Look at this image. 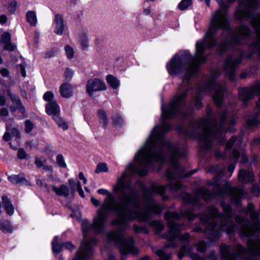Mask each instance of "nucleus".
Returning <instances> with one entry per match:
<instances>
[{
	"mask_svg": "<svg viewBox=\"0 0 260 260\" xmlns=\"http://www.w3.org/2000/svg\"><path fill=\"white\" fill-rule=\"evenodd\" d=\"M113 192L117 194L116 199L108 190L101 188L98 192L102 195H107L108 198L104 200V203L98 210L97 215L94 218L92 224L88 220L82 222V229L84 240L82 242L89 243L91 246L96 243V240L92 238L86 240L89 233L101 234L105 229V222L108 217L107 211H112L115 215V219L112 223L118 225H125L130 219V164H128L125 171L118 178L117 183L113 186Z\"/></svg>",
	"mask_w": 260,
	"mask_h": 260,
	"instance_id": "nucleus-1",
	"label": "nucleus"
},
{
	"mask_svg": "<svg viewBox=\"0 0 260 260\" xmlns=\"http://www.w3.org/2000/svg\"><path fill=\"white\" fill-rule=\"evenodd\" d=\"M216 1L220 8L213 14L209 30L203 39L196 43L195 56H191L188 51H184L181 56L175 55L167 64L169 74L174 75L184 71L185 78L188 79L198 71L199 64L205 61L203 54L206 48H210L216 44L214 36L216 31L221 28L231 31L227 17L228 6L221 0Z\"/></svg>",
	"mask_w": 260,
	"mask_h": 260,
	"instance_id": "nucleus-2",
	"label": "nucleus"
},
{
	"mask_svg": "<svg viewBox=\"0 0 260 260\" xmlns=\"http://www.w3.org/2000/svg\"><path fill=\"white\" fill-rule=\"evenodd\" d=\"M169 129V124L165 122L161 126H155L145 145L137 152L135 159L140 166L146 167L152 161L162 162L166 156H168L173 168L167 171L166 176L172 180L176 177H183L182 175H176L175 172L178 169V159L184 156L187 151L178 144H172L165 140L164 134Z\"/></svg>",
	"mask_w": 260,
	"mask_h": 260,
	"instance_id": "nucleus-3",
	"label": "nucleus"
},
{
	"mask_svg": "<svg viewBox=\"0 0 260 260\" xmlns=\"http://www.w3.org/2000/svg\"><path fill=\"white\" fill-rule=\"evenodd\" d=\"M258 8H260V2L257 0L240 1L235 12V17L238 20L250 19V23L254 28L256 36V41L252 44L251 49L260 55V14L255 13V10Z\"/></svg>",
	"mask_w": 260,
	"mask_h": 260,
	"instance_id": "nucleus-4",
	"label": "nucleus"
},
{
	"mask_svg": "<svg viewBox=\"0 0 260 260\" xmlns=\"http://www.w3.org/2000/svg\"><path fill=\"white\" fill-rule=\"evenodd\" d=\"M223 210L225 215H219L218 211L214 207H210L208 209L209 215L211 218L218 217L221 221V224L219 227L215 223L214 221H211L209 225L206 229V232L209 233L210 239L211 241H214L218 239L220 235V231H225L228 235L232 233L234 230V226L231 224H228L229 218L232 217L231 208L224 204H222Z\"/></svg>",
	"mask_w": 260,
	"mask_h": 260,
	"instance_id": "nucleus-5",
	"label": "nucleus"
},
{
	"mask_svg": "<svg viewBox=\"0 0 260 260\" xmlns=\"http://www.w3.org/2000/svg\"><path fill=\"white\" fill-rule=\"evenodd\" d=\"M248 249H245L241 245L231 246L222 244L220 247L222 256L224 260H235L238 256L243 255L246 253L252 255H260V239L247 242Z\"/></svg>",
	"mask_w": 260,
	"mask_h": 260,
	"instance_id": "nucleus-6",
	"label": "nucleus"
},
{
	"mask_svg": "<svg viewBox=\"0 0 260 260\" xmlns=\"http://www.w3.org/2000/svg\"><path fill=\"white\" fill-rule=\"evenodd\" d=\"M161 209V207L151 199L145 203L144 208H141L139 204H137L133 209L131 208V219L137 218L140 221H146L151 217L152 214H159Z\"/></svg>",
	"mask_w": 260,
	"mask_h": 260,
	"instance_id": "nucleus-7",
	"label": "nucleus"
},
{
	"mask_svg": "<svg viewBox=\"0 0 260 260\" xmlns=\"http://www.w3.org/2000/svg\"><path fill=\"white\" fill-rule=\"evenodd\" d=\"M199 128L202 131V134L198 137L202 147L204 149H208L210 147L211 139L218 138V132L207 118L201 120Z\"/></svg>",
	"mask_w": 260,
	"mask_h": 260,
	"instance_id": "nucleus-8",
	"label": "nucleus"
},
{
	"mask_svg": "<svg viewBox=\"0 0 260 260\" xmlns=\"http://www.w3.org/2000/svg\"><path fill=\"white\" fill-rule=\"evenodd\" d=\"M253 205L249 204L247 213H249L251 221L248 224L242 225L241 233L243 236H249L260 230V222L258 219V213L253 211Z\"/></svg>",
	"mask_w": 260,
	"mask_h": 260,
	"instance_id": "nucleus-9",
	"label": "nucleus"
},
{
	"mask_svg": "<svg viewBox=\"0 0 260 260\" xmlns=\"http://www.w3.org/2000/svg\"><path fill=\"white\" fill-rule=\"evenodd\" d=\"M239 98L243 102L244 105L249 100L252 99L254 96H258V100L256 103L255 109L256 114H260V83H256L250 88H243L239 90Z\"/></svg>",
	"mask_w": 260,
	"mask_h": 260,
	"instance_id": "nucleus-10",
	"label": "nucleus"
},
{
	"mask_svg": "<svg viewBox=\"0 0 260 260\" xmlns=\"http://www.w3.org/2000/svg\"><path fill=\"white\" fill-rule=\"evenodd\" d=\"M213 184L215 186V189L216 190L214 192V194L222 196L224 193H229L231 194L233 202L237 205L240 204V199L245 197V191L242 188H231L227 183H224L223 187L221 189L219 186L215 184L214 182Z\"/></svg>",
	"mask_w": 260,
	"mask_h": 260,
	"instance_id": "nucleus-11",
	"label": "nucleus"
},
{
	"mask_svg": "<svg viewBox=\"0 0 260 260\" xmlns=\"http://www.w3.org/2000/svg\"><path fill=\"white\" fill-rule=\"evenodd\" d=\"M109 242H114L118 246L121 254H127L130 251V240L125 238L121 231L110 232L108 235Z\"/></svg>",
	"mask_w": 260,
	"mask_h": 260,
	"instance_id": "nucleus-12",
	"label": "nucleus"
},
{
	"mask_svg": "<svg viewBox=\"0 0 260 260\" xmlns=\"http://www.w3.org/2000/svg\"><path fill=\"white\" fill-rule=\"evenodd\" d=\"M165 218L167 220L168 226L170 228V231L166 238L169 241H172L179 236L181 230V226L175 222V220L180 218V215L176 212H168L165 214Z\"/></svg>",
	"mask_w": 260,
	"mask_h": 260,
	"instance_id": "nucleus-13",
	"label": "nucleus"
},
{
	"mask_svg": "<svg viewBox=\"0 0 260 260\" xmlns=\"http://www.w3.org/2000/svg\"><path fill=\"white\" fill-rule=\"evenodd\" d=\"M186 94V92H184L176 97L169 105L167 109H165L164 106H162V117L165 118H168L174 115L180 106L183 104Z\"/></svg>",
	"mask_w": 260,
	"mask_h": 260,
	"instance_id": "nucleus-14",
	"label": "nucleus"
},
{
	"mask_svg": "<svg viewBox=\"0 0 260 260\" xmlns=\"http://www.w3.org/2000/svg\"><path fill=\"white\" fill-rule=\"evenodd\" d=\"M210 88H212L214 91L213 99L217 106H219L222 102L224 92L226 88L224 84H221L214 81L209 85Z\"/></svg>",
	"mask_w": 260,
	"mask_h": 260,
	"instance_id": "nucleus-15",
	"label": "nucleus"
},
{
	"mask_svg": "<svg viewBox=\"0 0 260 260\" xmlns=\"http://www.w3.org/2000/svg\"><path fill=\"white\" fill-rule=\"evenodd\" d=\"M106 85L104 81L98 78L88 80L86 84V92L92 97L94 92L105 90Z\"/></svg>",
	"mask_w": 260,
	"mask_h": 260,
	"instance_id": "nucleus-16",
	"label": "nucleus"
},
{
	"mask_svg": "<svg viewBox=\"0 0 260 260\" xmlns=\"http://www.w3.org/2000/svg\"><path fill=\"white\" fill-rule=\"evenodd\" d=\"M92 254V249L90 248L89 243L81 242L79 250L76 252L75 257L73 260H87Z\"/></svg>",
	"mask_w": 260,
	"mask_h": 260,
	"instance_id": "nucleus-17",
	"label": "nucleus"
},
{
	"mask_svg": "<svg viewBox=\"0 0 260 260\" xmlns=\"http://www.w3.org/2000/svg\"><path fill=\"white\" fill-rule=\"evenodd\" d=\"M240 62V58L234 59L233 57H229L225 61L224 70L229 74V78L231 80H234V70Z\"/></svg>",
	"mask_w": 260,
	"mask_h": 260,
	"instance_id": "nucleus-18",
	"label": "nucleus"
},
{
	"mask_svg": "<svg viewBox=\"0 0 260 260\" xmlns=\"http://www.w3.org/2000/svg\"><path fill=\"white\" fill-rule=\"evenodd\" d=\"M54 32L58 36L63 34L66 24L63 19V16L59 14H56L54 16Z\"/></svg>",
	"mask_w": 260,
	"mask_h": 260,
	"instance_id": "nucleus-19",
	"label": "nucleus"
},
{
	"mask_svg": "<svg viewBox=\"0 0 260 260\" xmlns=\"http://www.w3.org/2000/svg\"><path fill=\"white\" fill-rule=\"evenodd\" d=\"M6 132L5 133L3 139L6 142L11 140L12 137L15 138V141H18L21 138V134L19 129L16 127H12L10 125H6Z\"/></svg>",
	"mask_w": 260,
	"mask_h": 260,
	"instance_id": "nucleus-20",
	"label": "nucleus"
},
{
	"mask_svg": "<svg viewBox=\"0 0 260 260\" xmlns=\"http://www.w3.org/2000/svg\"><path fill=\"white\" fill-rule=\"evenodd\" d=\"M212 195L205 188H202L198 190L196 194V198L192 199L189 194H187V200L189 203L194 204L197 198H202L205 200H209L211 198Z\"/></svg>",
	"mask_w": 260,
	"mask_h": 260,
	"instance_id": "nucleus-21",
	"label": "nucleus"
},
{
	"mask_svg": "<svg viewBox=\"0 0 260 260\" xmlns=\"http://www.w3.org/2000/svg\"><path fill=\"white\" fill-rule=\"evenodd\" d=\"M239 180L244 183H248L253 181V174L251 169L246 171L241 170L238 175Z\"/></svg>",
	"mask_w": 260,
	"mask_h": 260,
	"instance_id": "nucleus-22",
	"label": "nucleus"
},
{
	"mask_svg": "<svg viewBox=\"0 0 260 260\" xmlns=\"http://www.w3.org/2000/svg\"><path fill=\"white\" fill-rule=\"evenodd\" d=\"M8 179L13 184H21L25 185H31L30 183L25 178L23 173L9 176Z\"/></svg>",
	"mask_w": 260,
	"mask_h": 260,
	"instance_id": "nucleus-23",
	"label": "nucleus"
},
{
	"mask_svg": "<svg viewBox=\"0 0 260 260\" xmlns=\"http://www.w3.org/2000/svg\"><path fill=\"white\" fill-rule=\"evenodd\" d=\"M46 112L53 118L60 114V108L55 101H52L46 104Z\"/></svg>",
	"mask_w": 260,
	"mask_h": 260,
	"instance_id": "nucleus-24",
	"label": "nucleus"
},
{
	"mask_svg": "<svg viewBox=\"0 0 260 260\" xmlns=\"http://www.w3.org/2000/svg\"><path fill=\"white\" fill-rule=\"evenodd\" d=\"M59 92L63 98H69L73 95V87L70 83H63L59 87Z\"/></svg>",
	"mask_w": 260,
	"mask_h": 260,
	"instance_id": "nucleus-25",
	"label": "nucleus"
},
{
	"mask_svg": "<svg viewBox=\"0 0 260 260\" xmlns=\"http://www.w3.org/2000/svg\"><path fill=\"white\" fill-rule=\"evenodd\" d=\"M5 210L7 214L10 216L13 215L14 207L11 200L6 196H3L2 198Z\"/></svg>",
	"mask_w": 260,
	"mask_h": 260,
	"instance_id": "nucleus-26",
	"label": "nucleus"
},
{
	"mask_svg": "<svg viewBox=\"0 0 260 260\" xmlns=\"http://www.w3.org/2000/svg\"><path fill=\"white\" fill-rule=\"evenodd\" d=\"M52 189L54 192L59 196L67 198L69 195V187L64 184L61 185L59 187L52 186Z\"/></svg>",
	"mask_w": 260,
	"mask_h": 260,
	"instance_id": "nucleus-27",
	"label": "nucleus"
},
{
	"mask_svg": "<svg viewBox=\"0 0 260 260\" xmlns=\"http://www.w3.org/2000/svg\"><path fill=\"white\" fill-rule=\"evenodd\" d=\"M8 94L13 103L17 106V109H18L21 113H24L25 109L20 101L19 97L10 92H9Z\"/></svg>",
	"mask_w": 260,
	"mask_h": 260,
	"instance_id": "nucleus-28",
	"label": "nucleus"
},
{
	"mask_svg": "<svg viewBox=\"0 0 260 260\" xmlns=\"http://www.w3.org/2000/svg\"><path fill=\"white\" fill-rule=\"evenodd\" d=\"M26 18L27 21L31 26H36L37 23V18L35 11H28L26 14Z\"/></svg>",
	"mask_w": 260,
	"mask_h": 260,
	"instance_id": "nucleus-29",
	"label": "nucleus"
},
{
	"mask_svg": "<svg viewBox=\"0 0 260 260\" xmlns=\"http://www.w3.org/2000/svg\"><path fill=\"white\" fill-rule=\"evenodd\" d=\"M0 230L4 233H12V227L10 221L4 219L0 220Z\"/></svg>",
	"mask_w": 260,
	"mask_h": 260,
	"instance_id": "nucleus-30",
	"label": "nucleus"
},
{
	"mask_svg": "<svg viewBox=\"0 0 260 260\" xmlns=\"http://www.w3.org/2000/svg\"><path fill=\"white\" fill-rule=\"evenodd\" d=\"M97 114L100 119V123L103 124V127L104 128H106L108 126V121L106 112L102 109H100L98 111Z\"/></svg>",
	"mask_w": 260,
	"mask_h": 260,
	"instance_id": "nucleus-31",
	"label": "nucleus"
},
{
	"mask_svg": "<svg viewBox=\"0 0 260 260\" xmlns=\"http://www.w3.org/2000/svg\"><path fill=\"white\" fill-rule=\"evenodd\" d=\"M106 80L109 85L114 89L118 88L119 82L118 79L111 75H108L106 77Z\"/></svg>",
	"mask_w": 260,
	"mask_h": 260,
	"instance_id": "nucleus-32",
	"label": "nucleus"
},
{
	"mask_svg": "<svg viewBox=\"0 0 260 260\" xmlns=\"http://www.w3.org/2000/svg\"><path fill=\"white\" fill-rule=\"evenodd\" d=\"M56 123L59 127L63 130H66L68 128V124L67 122L60 117V114L53 118Z\"/></svg>",
	"mask_w": 260,
	"mask_h": 260,
	"instance_id": "nucleus-33",
	"label": "nucleus"
},
{
	"mask_svg": "<svg viewBox=\"0 0 260 260\" xmlns=\"http://www.w3.org/2000/svg\"><path fill=\"white\" fill-rule=\"evenodd\" d=\"M68 183L71 190V193L73 195H74L76 190L81 186L79 181H75L72 179H69Z\"/></svg>",
	"mask_w": 260,
	"mask_h": 260,
	"instance_id": "nucleus-34",
	"label": "nucleus"
},
{
	"mask_svg": "<svg viewBox=\"0 0 260 260\" xmlns=\"http://www.w3.org/2000/svg\"><path fill=\"white\" fill-rule=\"evenodd\" d=\"M59 238L58 237L56 236L54 237L53 241L52 242V247L53 252L55 253H59L62 248V245L58 243Z\"/></svg>",
	"mask_w": 260,
	"mask_h": 260,
	"instance_id": "nucleus-35",
	"label": "nucleus"
},
{
	"mask_svg": "<svg viewBox=\"0 0 260 260\" xmlns=\"http://www.w3.org/2000/svg\"><path fill=\"white\" fill-rule=\"evenodd\" d=\"M249 33V28L245 26L242 25L239 27L238 30L237 35L240 38H244L248 37Z\"/></svg>",
	"mask_w": 260,
	"mask_h": 260,
	"instance_id": "nucleus-36",
	"label": "nucleus"
},
{
	"mask_svg": "<svg viewBox=\"0 0 260 260\" xmlns=\"http://www.w3.org/2000/svg\"><path fill=\"white\" fill-rule=\"evenodd\" d=\"M192 4V0H182L178 5V8L181 11L187 10Z\"/></svg>",
	"mask_w": 260,
	"mask_h": 260,
	"instance_id": "nucleus-37",
	"label": "nucleus"
},
{
	"mask_svg": "<svg viewBox=\"0 0 260 260\" xmlns=\"http://www.w3.org/2000/svg\"><path fill=\"white\" fill-rule=\"evenodd\" d=\"M155 253L159 256V260H170L171 259V254L166 253L163 249L156 250Z\"/></svg>",
	"mask_w": 260,
	"mask_h": 260,
	"instance_id": "nucleus-38",
	"label": "nucleus"
},
{
	"mask_svg": "<svg viewBox=\"0 0 260 260\" xmlns=\"http://www.w3.org/2000/svg\"><path fill=\"white\" fill-rule=\"evenodd\" d=\"M80 44L84 49L87 48L88 46V37L84 32H82L80 35Z\"/></svg>",
	"mask_w": 260,
	"mask_h": 260,
	"instance_id": "nucleus-39",
	"label": "nucleus"
},
{
	"mask_svg": "<svg viewBox=\"0 0 260 260\" xmlns=\"http://www.w3.org/2000/svg\"><path fill=\"white\" fill-rule=\"evenodd\" d=\"M108 171V168L107 164L104 162H100L98 164L95 173L96 174L101 172H107Z\"/></svg>",
	"mask_w": 260,
	"mask_h": 260,
	"instance_id": "nucleus-40",
	"label": "nucleus"
},
{
	"mask_svg": "<svg viewBox=\"0 0 260 260\" xmlns=\"http://www.w3.org/2000/svg\"><path fill=\"white\" fill-rule=\"evenodd\" d=\"M165 187L162 185L153 184L151 186V190L152 192H157L161 195H162L165 192Z\"/></svg>",
	"mask_w": 260,
	"mask_h": 260,
	"instance_id": "nucleus-41",
	"label": "nucleus"
},
{
	"mask_svg": "<svg viewBox=\"0 0 260 260\" xmlns=\"http://www.w3.org/2000/svg\"><path fill=\"white\" fill-rule=\"evenodd\" d=\"M57 52V49L55 48H52L43 53L44 58H50L55 56Z\"/></svg>",
	"mask_w": 260,
	"mask_h": 260,
	"instance_id": "nucleus-42",
	"label": "nucleus"
},
{
	"mask_svg": "<svg viewBox=\"0 0 260 260\" xmlns=\"http://www.w3.org/2000/svg\"><path fill=\"white\" fill-rule=\"evenodd\" d=\"M124 121L119 115H116L113 118V124L115 127H119L123 125Z\"/></svg>",
	"mask_w": 260,
	"mask_h": 260,
	"instance_id": "nucleus-43",
	"label": "nucleus"
},
{
	"mask_svg": "<svg viewBox=\"0 0 260 260\" xmlns=\"http://www.w3.org/2000/svg\"><path fill=\"white\" fill-rule=\"evenodd\" d=\"M56 162L57 165L61 168H66L67 164L65 162L63 156L62 154H59L56 156Z\"/></svg>",
	"mask_w": 260,
	"mask_h": 260,
	"instance_id": "nucleus-44",
	"label": "nucleus"
},
{
	"mask_svg": "<svg viewBox=\"0 0 260 260\" xmlns=\"http://www.w3.org/2000/svg\"><path fill=\"white\" fill-rule=\"evenodd\" d=\"M24 131L27 134L30 133L34 127L33 123L29 120H26L24 123Z\"/></svg>",
	"mask_w": 260,
	"mask_h": 260,
	"instance_id": "nucleus-45",
	"label": "nucleus"
},
{
	"mask_svg": "<svg viewBox=\"0 0 260 260\" xmlns=\"http://www.w3.org/2000/svg\"><path fill=\"white\" fill-rule=\"evenodd\" d=\"M66 55L69 59H72L74 55V51L73 49L69 45H66L64 47Z\"/></svg>",
	"mask_w": 260,
	"mask_h": 260,
	"instance_id": "nucleus-46",
	"label": "nucleus"
},
{
	"mask_svg": "<svg viewBox=\"0 0 260 260\" xmlns=\"http://www.w3.org/2000/svg\"><path fill=\"white\" fill-rule=\"evenodd\" d=\"M74 75V71L69 69L67 68L64 71V76L65 78L68 81H70L72 79Z\"/></svg>",
	"mask_w": 260,
	"mask_h": 260,
	"instance_id": "nucleus-47",
	"label": "nucleus"
},
{
	"mask_svg": "<svg viewBox=\"0 0 260 260\" xmlns=\"http://www.w3.org/2000/svg\"><path fill=\"white\" fill-rule=\"evenodd\" d=\"M17 2L13 0L11 1L8 5V10L11 14H13L16 11Z\"/></svg>",
	"mask_w": 260,
	"mask_h": 260,
	"instance_id": "nucleus-48",
	"label": "nucleus"
},
{
	"mask_svg": "<svg viewBox=\"0 0 260 260\" xmlns=\"http://www.w3.org/2000/svg\"><path fill=\"white\" fill-rule=\"evenodd\" d=\"M1 42L4 44L11 42V35L9 32H4L2 35Z\"/></svg>",
	"mask_w": 260,
	"mask_h": 260,
	"instance_id": "nucleus-49",
	"label": "nucleus"
},
{
	"mask_svg": "<svg viewBox=\"0 0 260 260\" xmlns=\"http://www.w3.org/2000/svg\"><path fill=\"white\" fill-rule=\"evenodd\" d=\"M9 111L7 108H2L0 109V117L2 120L6 121V118L9 116Z\"/></svg>",
	"mask_w": 260,
	"mask_h": 260,
	"instance_id": "nucleus-50",
	"label": "nucleus"
},
{
	"mask_svg": "<svg viewBox=\"0 0 260 260\" xmlns=\"http://www.w3.org/2000/svg\"><path fill=\"white\" fill-rule=\"evenodd\" d=\"M27 154L23 148H19L17 153V157L19 159H23L26 158Z\"/></svg>",
	"mask_w": 260,
	"mask_h": 260,
	"instance_id": "nucleus-51",
	"label": "nucleus"
},
{
	"mask_svg": "<svg viewBox=\"0 0 260 260\" xmlns=\"http://www.w3.org/2000/svg\"><path fill=\"white\" fill-rule=\"evenodd\" d=\"M54 98V94L51 91L45 92L43 95V99L45 101L49 102Z\"/></svg>",
	"mask_w": 260,
	"mask_h": 260,
	"instance_id": "nucleus-52",
	"label": "nucleus"
},
{
	"mask_svg": "<svg viewBox=\"0 0 260 260\" xmlns=\"http://www.w3.org/2000/svg\"><path fill=\"white\" fill-rule=\"evenodd\" d=\"M237 140V137L236 136H232L230 140L228 141L225 145V148L226 149H230L234 145L236 141Z\"/></svg>",
	"mask_w": 260,
	"mask_h": 260,
	"instance_id": "nucleus-53",
	"label": "nucleus"
},
{
	"mask_svg": "<svg viewBox=\"0 0 260 260\" xmlns=\"http://www.w3.org/2000/svg\"><path fill=\"white\" fill-rule=\"evenodd\" d=\"M15 46L12 44L11 42L5 44L4 49L10 51H13L15 49Z\"/></svg>",
	"mask_w": 260,
	"mask_h": 260,
	"instance_id": "nucleus-54",
	"label": "nucleus"
},
{
	"mask_svg": "<svg viewBox=\"0 0 260 260\" xmlns=\"http://www.w3.org/2000/svg\"><path fill=\"white\" fill-rule=\"evenodd\" d=\"M251 192L254 196H258L260 194V188L258 186L254 184L251 188Z\"/></svg>",
	"mask_w": 260,
	"mask_h": 260,
	"instance_id": "nucleus-55",
	"label": "nucleus"
},
{
	"mask_svg": "<svg viewBox=\"0 0 260 260\" xmlns=\"http://www.w3.org/2000/svg\"><path fill=\"white\" fill-rule=\"evenodd\" d=\"M62 247H64L66 249H69L71 251H72L73 250L76 248V246L74 245H73L71 242L63 243L62 244Z\"/></svg>",
	"mask_w": 260,
	"mask_h": 260,
	"instance_id": "nucleus-56",
	"label": "nucleus"
},
{
	"mask_svg": "<svg viewBox=\"0 0 260 260\" xmlns=\"http://www.w3.org/2000/svg\"><path fill=\"white\" fill-rule=\"evenodd\" d=\"M36 184L41 187L48 189V186L45 181L43 180L38 179L36 180Z\"/></svg>",
	"mask_w": 260,
	"mask_h": 260,
	"instance_id": "nucleus-57",
	"label": "nucleus"
},
{
	"mask_svg": "<svg viewBox=\"0 0 260 260\" xmlns=\"http://www.w3.org/2000/svg\"><path fill=\"white\" fill-rule=\"evenodd\" d=\"M45 161H46L45 160H43L38 157H36L35 162L36 166L38 168H41L44 166V164L45 163Z\"/></svg>",
	"mask_w": 260,
	"mask_h": 260,
	"instance_id": "nucleus-58",
	"label": "nucleus"
},
{
	"mask_svg": "<svg viewBox=\"0 0 260 260\" xmlns=\"http://www.w3.org/2000/svg\"><path fill=\"white\" fill-rule=\"evenodd\" d=\"M181 186V184L179 181H177L175 183V184L173 185L172 184L169 185V188L171 190H177L179 189Z\"/></svg>",
	"mask_w": 260,
	"mask_h": 260,
	"instance_id": "nucleus-59",
	"label": "nucleus"
},
{
	"mask_svg": "<svg viewBox=\"0 0 260 260\" xmlns=\"http://www.w3.org/2000/svg\"><path fill=\"white\" fill-rule=\"evenodd\" d=\"M258 121L256 119H253L248 120L247 121V124L249 127H252L258 124Z\"/></svg>",
	"mask_w": 260,
	"mask_h": 260,
	"instance_id": "nucleus-60",
	"label": "nucleus"
},
{
	"mask_svg": "<svg viewBox=\"0 0 260 260\" xmlns=\"http://www.w3.org/2000/svg\"><path fill=\"white\" fill-rule=\"evenodd\" d=\"M206 248V244L203 242H200L197 245V250L203 252Z\"/></svg>",
	"mask_w": 260,
	"mask_h": 260,
	"instance_id": "nucleus-61",
	"label": "nucleus"
},
{
	"mask_svg": "<svg viewBox=\"0 0 260 260\" xmlns=\"http://www.w3.org/2000/svg\"><path fill=\"white\" fill-rule=\"evenodd\" d=\"M133 240L131 238V254L137 255L139 253V250L132 243Z\"/></svg>",
	"mask_w": 260,
	"mask_h": 260,
	"instance_id": "nucleus-62",
	"label": "nucleus"
},
{
	"mask_svg": "<svg viewBox=\"0 0 260 260\" xmlns=\"http://www.w3.org/2000/svg\"><path fill=\"white\" fill-rule=\"evenodd\" d=\"M154 224L155 225L156 230L158 232H160L163 230L164 226L160 222H155Z\"/></svg>",
	"mask_w": 260,
	"mask_h": 260,
	"instance_id": "nucleus-63",
	"label": "nucleus"
},
{
	"mask_svg": "<svg viewBox=\"0 0 260 260\" xmlns=\"http://www.w3.org/2000/svg\"><path fill=\"white\" fill-rule=\"evenodd\" d=\"M1 75L4 77H8L9 74V72L8 69L4 68L0 70Z\"/></svg>",
	"mask_w": 260,
	"mask_h": 260,
	"instance_id": "nucleus-64",
	"label": "nucleus"
}]
</instances>
